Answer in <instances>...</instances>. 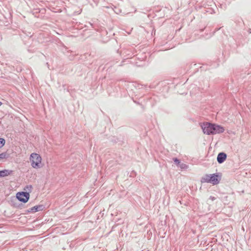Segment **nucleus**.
Listing matches in <instances>:
<instances>
[{
	"instance_id": "obj_1",
	"label": "nucleus",
	"mask_w": 251,
	"mask_h": 251,
	"mask_svg": "<svg viewBox=\"0 0 251 251\" xmlns=\"http://www.w3.org/2000/svg\"><path fill=\"white\" fill-rule=\"evenodd\" d=\"M201 126L203 133L207 135L221 133L225 131L223 127L207 122L203 123Z\"/></svg>"
},
{
	"instance_id": "obj_2",
	"label": "nucleus",
	"mask_w": 251,
	"mask_h": 251,
	"mask_svg": "<svg viewBox=\"0 0 251 251\" xmlns=\"http://www.w3.org/2000/svg\"><path fill=\"white\" fill-rule=\"evenodd\" d=\"M29 160L31 167L34 169H40L44 166L41 156L37 153H31Z\"/></svg>"
},
{
	"instance_id": "obj_3",
	"label": "nucleus",
	"mask_w": 251,
	"mask_h": 251,
	"mask_svg": "<svg viewBox=\"0 0 251 251\" xmlns=\"http://www.w3.org/2000/svg\"><path fill=\"white\" fill-rule=\"evenodd\" d=\"M220 178V176L215 174L210 175H206L202 178L201 182L211 183L213 185H215L219 183Z\"/></svg>"
},
{
	"instance_id": "obj_4",
	"label": "nucleus",
	"mask_w": 251,
	"mask_h": 251,
	"mask_svg": "<svg viewBox=\"0 0 251 251\" xmlns=\"http://www.w3.org/2000/svg\"><path fill=\"white\" fill-rule=\"evenodd\" d=\"M17 198L23 202H26L29 199V194L27 192H18L16 194Z\"/></svg>"
},
{
	"instance_id": "obj_5",
	"label": "nucleus",
	"mask_w": 251,
	"mask_h": 251,
	"mask_svg": "<svg viewBox=\"0 0 251 251\" xmlns=\"http://www.w3.org/2000/svg\"><path fill=\"white\" fill-rule=\"evenodd\" d=\"M226 158V155L224 152L219 153L217 156V161L219 163L224 162Z\"/></svg>"
},
{
	"instance_id": "obj_6",
	"label": "nucleus",
	"mask_w": 251,
	"mask_h": 251,
	"mask_svg": "<svg viewBox=\"0 0 251 251\" xmlns=\"http://www.w3.org/2000/svg\"><path fill=\"white\" fill-rule=\"evenodd\" d=\"M44 209V206L42 205H36L34 207L31 208L29 210V212L32 213H35L36 212L40 211L43 210Z\"/></svg>"
},
{
	"instance_id": "obj_7",
	"label": "nucleus",
	"mask_w": 251,
	"mask_h": 251,
	"mask_svg": "<svg viewBox=\"0 0 251 251\" xmlns=\"http://www.w3.org/2000/svg\"><path fill=\"white\" fill-rule=\"evenodd\" d=\"M12 171L8 170L0 171V177H4L11 174Z\"/></svg>"
},
{
	"instance_id": "obj_8",
	"label": "nucleus",
	"mask_w": 251,
	"mask_h": 251,
	"mask_svg": "<svg viewBox=\"0 0 251 251\" xmlns=\"http://www.w3.org/2000/svg\"><path fill=\"white\" fill-rule=\"evenodd\" d=\"M5 140L3 138H0V148H1L5 144Z\"/></svg>"
},
{
	"instance_id": "obj_9",
	"label": "nucleus",
	"mask_w": 251,
	"mask_h": 251,
	"mask_svg": "<svg viewBox=\"0 0 251 251\" xmlns=\"http://www.w3.org/2000/svg\"><path fill=\"white\" fill-rule=\"evenodd\" d=\"M6 154L5 153H2L0 154V159H3L6 157Z\"/></svg>"
},
{
	"instance_id": "obj_10",
	"label": "nucleus",
	"mask_w": 251,
	"mask_h": 251,
	"mask_svg": "<svg viewBox=\"0 0 251 251\" xmlns=\"http://www.w3.org/2000/svg\"><path fill=\"white\" fill-rule=\"evenodd\" d=\"M174 162H175L176 163V164H179V163H180V161H179V160H178V159H177V158H174Z\"/></svg>"
},
{
	"instance_id": "obj_11",
	"label": "nucleus",
	"mask_w": 251,
	"mask_h": 251,
	"mask_svg": "<svg viewBox=\"0 0 251 251\" xmlns=\"http://www.w3.org/2000/svg\"><path fill=\"white\" fill-rule=\"evenodd\" d=\"M181 169H185L187 168V166L185 164H182L180 166Z\"/></svg>"
},
{
	"instance_id": "obj_12",
	"label": "nucleus",
	"mask_w": 251,
	"mask_h": 251,
	"mask_svg": "<svg viewBox=\"0 0 251 251\" xmlns=\"http://www.w3.org/2000/svg\"><path fill=\"white\" fill-rule=\"evenodd\" d=\"M26 188L28 190H31L32 188V186H31V185L27 186H26Z\"/></svg>"
},
{
	"instance_id": "obj_13",
	"label": "nucleus",
	"mask_w": 251,
	"mask_h": 251,
	"mask_svg": "<svg viewBox=\"0 0 251 251\" xmlns=\"http://www.w3.org/2000/svg\"><path fill=\"white\" fill-rule=\"evenodd\" d=\"M2 102L1 101H0V106H1L2 105Z\"/></svg>"
}]
</instances>
